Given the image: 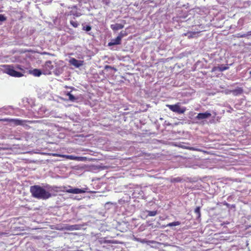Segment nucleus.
Returning a JSON list of instances; mask_svg holds the SVG:
<instances>
[{"mask_svg":"<svg viewBox=\"0 0 251 251\" xmlns=\"http://www.w3.org/2000/svg\"><path fill=\"white\" fill-rule=\"evenodd\" d=\"M121 36H118L115 39L112 40V41L108 43V45L113 46L119 45L121 43Z\"/></svg>","mask_w":251,"mask_h":251,"instance_id":"9b49d317","label":"nucleus"},{"mask_svg":"<svg viewBox=\"0 0 251 251\" xmlns=\"http://www.w3.org/2000/svg\"><path fill=\"white\" fill-rule=\"evenodd\" d=\"M66 95L69 97L68 100L71 101H75L77 100V98H76L74 95H73L71 92H67Z\"/></svg>","mask_w":251,"mask_h":251,"instance_id":"f3484780","label":"nucleus"},{"mask_svg":"<svg viewBox=\"0 0 251 251\" xmlns=\"http://www.w3.org/2000/svg\"><path fill=\"white\" fill-rule=\"evenodd\" d=\"M30 192L33 197L38 199L47 200L52 196L50 192L38 185L30 186Z\"/></svg>","mask_w":251,"mask_h":251,"instance_id":"f257e3e1","label":"nucleus"},{"mask_svg":"<svg viewBox=\"0 0 251 251\" xmlns=\"http://www.w3.org/2000/svg\"><path fill=\"white\" fill-rule=\"evenodd\" d=\"M4 234H5V233L2 232H0V236H2Z\"/></svg>","mask_w":251,"mask_h":251,"instance_id":"c756f323","label":"nucleus"},{"mask_svg":"<svg viewBox=\"0 0 251 251\" xmlns=\"http://www.w3.org/2000/svg\"><path fill=\"white\" fill-rule=\"evenodd\" d=\"M125 35H126V34L124 33H123V31H121L118 36H121V39H122Z\"/></svg>","mask_w":251,"mask_h":251,"instance_id":"bb28decb","label":"nucleus"},{"mask_svg":"<svg viewBox=\"0 0 251 251\" xmlns=\"http://www.w3.org/2000/svg\"><path fill=\"white\" fill-rule=\"evenodd\" d=\"M180 225V222L179 221H176L172 223H170L167 225L168 226H176Z\"/></svg>","mask_w":251,"mask_h":251,"instance_id":"6ab92c4d","label":"nucleus"},{"mask_svg":"<svg viewBox=\"0 0 251 251\" xmlns=\"http://www.w3.org/2000/svg\"><path fill=\"white\" fill-rule=\"evenodd\" d=\"M104 69L105 70H108V69H112V70H114V71H117V69L116 68H115L114 67H112V66H109V65H106L105 67H104Z\"/></svg>","mask_w":251,"mask_h":251,"instance_id":"b1692460","label":"nucleus"},{"mask_svg":"<svg viewBox=\"0 0 251 251\" xmlns=\"http://www.w3.org/2000/svg\"><path fill=\"white\" fill-rule=\"evenodd\" d=\"M191 150H192L193 151H200V150H199L198 149H195L194 148H191Z\"/></svg>","mask_w":251,"mask_h":251,"instance_id":"c85d7f7f","label":"nucleus"},{"mask_svg":"<svg viewBox=\"0 0 251 251\" xmlns=\"http://www.w3.org/2000/svg\"><path fill=\"white\" fill-rule=\"evenodd\" d=\"M86 189H79L77 188L69 189L66 192L72 194H82L86 192Z\"/></svg>","mask_w":251,"mask_h":251,"instance_id":"0eeeda50","label":"nucleus"},{"mask_svg":"<svg viewBox=\"0 0 251 251\" xmlns=\"http://www.w3.org/2000/svg\"><path fill=\"white\" fill-rule=\"evenodd\" d=\"M6 17L2 14H0V22H3L6 21Z\"/></svg>","mask_w":251,"mask_h":251,"instance_id":"393cba45","label":"nucleus"},{"mask_svg":"<svg viewBox=\"0 0 251 251\" xmlns=\"http://www.w3.org/2000/svg\"><path fill=\"white\" fill-rule=\"evenodd\" d=\"M166 106L168 107L169 109L172 111L179 114L184 113L186 110V107H180V103L179 102H177V103L173 105L167 104Z\"/></svg>","mask_w":251,"mask_h":251,"instance_id":"f03ea898","label":"nucleus"},{"mask_svg":"<svg viewBox=\"0 0 251 251\" xmlns=\"http://www.w3.org/2000/svg\"><path fill=\"white\" fill-rule=\"evenodd\" d=\"M3 121L8 122L10 123H12L15 126H23L26 123H32V122L30 121L25 120H20L18 119H4L3 120Z\"/></svg>","mask_w":251,"mask_h":251,"instance_id":"39448f33","label":"nucleus"},{"mask_svg":"<svg viewBox=\"0 0 251 251\" xmlns=\"http://www.w3.org/2000/svg\"><path fill=\"white\" fill-rule=\"evenodd\" d=\"M247 35H251V31H249V32L247 33Z\"/></svg>","mask_w":251,"mask_h":251,"instance_id":"7c9ffc66","label":"nucleus"},{"mask_svg":"<svg viewBox=\"0 0 251 251\" xmlns=\"http://www.w3.org/2000/svg\"><path fill=\"white\" fill-rule=\"evenodd\" d=\"M211 114L206 111L204 113H200L196 116V118L198 120H203L207 119L210 117H211Z\"/></svg>","mask_w":251,"mask_h":251,"instance_id":"1a4fd4ad","label":"nucleus"},{"mask_svg":"<svg viewBox=\"0 0 251 251\" xmlns=\"http://www.w3.org/2000/svg\"><path fill=\"white\" fill-rule=\"evenodd\" d=\"M4 67V72L12 76L20 77L23 75L21 73L15 71L13 66L5 65Z\"/></svg>","mask_w":251,"mask_h":251,"instance_id":"7ed1b4c3","label":"nucleus"},{"mask_svg":"<svg viewBox=\"0 0 251 251\" xmlns=\"http://www.w3.org/2000/svg\"><path fill=\"white\" fill-rule=\"evenodd\" d=\"M70 24L74 27H77L79 25L77 21H74L73 20L70 21Z\"/></svg>","mask_w":251,"mask_h":251,"instance_id":"412c9836","label":"nucleus"},{"mask_svg":"<svg viewBox=\"0 0 251 251\" xmlns=\"http://www.w3.org/2000/svg\"><path fill=\"white\" fill-rule=\"evenodd\" d=\"M111 28L114 30L121 29L124 27V25L120 24H116L111 25Z\"/></svg>","mask_w":251,"mask_h":251,"instance_id":"2eb2a0df","label":"nucleus"},{"mask_svg":"<svg viewBox=\"0 0 251 251\" xmlns=\"http://www.w3.org/2000/svg\"><path fill=\"white\" fill-rule=\"evenodd\" d=\"M69 62L71 64L74 66L76 68H79L83 64V61L78 60L75 58H72L70 59Z\"/></svg>","mask_w":251,"mask_h":251,"instance_id":"6e6552de","label":"nucleus"},{"mask_svg":"<svg viewBox=\"0 0 251 251\" xmlns=\"http://www.w3.org/2000/svg\"><path fill=\"white\" fill-rule=\"evenodd\" d=\"M58 156H62L67 159L77 160V161H84L85 157L75 156L72 155H57Z\"/></svg>","mask_w":251,"mask_h":251,"instance_id":"423d86ee","label":"nucleus"},{"mask_svg":"<svg viewBox=\"0 0 251 251\" xmlns=\"http://www.w3.org/2000/svg\"><path fill=\"white\" fill-rule=\"evenodd\" d=\"M157 212L156 211H149L148 216H154L156 215Z\"/></svg>","mask_w":251,"mask_h":251,"instance_id":"5701e85b","label":"nucleus"},{"mask_svg":"<svg viewBox=\"0 0 251 251\" xmlns=\"http://www.w3.org/2000/svg\"><path fill=\"white\" fill-rule=\"evenodd\" d=\"M70 15H74V16H75V17H79L81 15L80 13H72V12H70Z\"/></svg>","mask_w":251,"mask_h":251,"instance_id":"a878e982","label":"nucleus"},{"mask_svg":"<svg viewBox=\"0 0 251 251\" xmlns=\"http://www.w3.org/2000/svg\"><path fill=\"white\" fill-rule=\"evenodd\" d=\"M199 32H188L186 33H184L185 36H187L189 38H195L197 37L198 36Z\"/></svg>","mask_w":251,"mask_h":251,"instance_id":"ddd939ff","label":"nucleus"},{"mask_svg":"<svg viewBox=\"0 0 251 251\" xmlns=\"http://www.w3.org/2000/svg\"><path fill=\"white\" fill-rule=\"evenodd\" d=\"M250 74L251 75V71L250 72Z\"/></svg>","mask_w":251,"mask_h":251,"instance_id":"2f4dec72","label":"nucleus"},{"mask_svg":"<svg viewBox=\"0 0 251 251\" xmlns=\"http://www.w3.org/2000/svg\"><path fill=\"white\" fill-rule=\"evenodd\" d=\"M53 69V66L52 65V62L50 60L46 62L43 66L42 73L45 75L51 74V71Z\"/></svg>","mask_w":251,"mask_h":251,"instance_id":"20e7f679","label":"nucleus"},{"mask_svg":"<svg viewBox=\"0 0 251 251\" xmlns=\"http://www.w3.org/2000/svg\"><path fill=\"white\" fill-rule=\"evenodd\" d=\"M182 180V178L180 177H177L171 179V181L172 182H181Z\"/></svg>","mask_w":251,"mask_h":251,"instance_id":"aec40b11","label":"nucleus"},{"mask_svg":"<svg viewBox=\"0 0 251 251\" xmlns=\"http://www.w3.org/2000/svg\"><path fill=\"white\" fill-rule=\"evenodd\" d=\"M91 29H92V27L90 25H86V26L83 25V27H82V30H85L86 31H89L91 30Z\"/></svg>","mask_w":251,"mask_h":251,"instance_id":"4be33fe9","label":"nucleus"},{"mask_svg":"<svg viewBox=\"0 0 251 251\" xmlns=\"http://www.w3.org/2000/svg\"><path fill=\"white\" fill-rule=\"evenodd\" d=\"M247 36H248V35H247V34H244L241 35L240 36V37H246Z\"/></svg>","mask_w":251,"mask_h":251,"instance_id":"cd10ccee","label":"nucleus"},{"mask_svg":"<svg viewBox=\"0 0 251 251\" xmlns=\"http://www.w3.org/2000/svg\"><path fill=\"white\" fill-rule=\"evenodd\" d=\"M229 68V67L226 66L221 65V66H215L212 68L211 72H214L217 71L219 72H223L224 71L226 70Z\"/></svg>","mask_w":251,"mask_h":251,"instance_id":"9d476101","label":"nucleus"},{"mask_svg":"<svg viewBox=\"0 0 251 251\" xmlns=\"http://www.w3.org/2000/svg\"><path fill=\"white\" fill-rule=\"evenodd\" d=\"M31 73L35 76H40L42 74H43L42 71H40L37 69H34L33 70Z\"/></svg>","mask_w":251,"mask_h":251,"instance_id":"dca6fc26","label":"nucleus"},{"mask_svg":"<svg viewBox=\"0 0 251 251\" xmlns=\"http://www.w3.org/2000/svg\"><path fill=\"white\" fill-rule=\"evenodd\" d=\"M230 92L234 96H237L242 94L243 92V90L242 88L238 87L237 89L231 90Z\"/></svg>","mask_w":251,"mask_h":251,"instance_id":"4468645a","label":"nucleus"},{"mask_svg":"<svg viewBox=\"0 0 251 251\" xmlns=\"http://www.w3.org/2000/svg\"><path fill=\"white\" fill-rule=\"evenodd\" d=\"M200 210L201 207L200 206H198L194 210L195 213L197 214V219H200L201 218V214Z\"/></svg>","mask_w":251,"mask_h":251,"instance_id":"a211bd4d","label":"nucleus"},{"mask_svg":"<svg viewBox=\"0 0 251 251\" xmlns=\"http://www.w3.org/2000/svg\"><path fill=\"white\" fill-rule=\"evenodd\" d=\"M80 228L79 225H67L64 227V229L67 230H78Z\"/></svg>","mask_w":251,"mask_h":251,"instance_id":"f8f14e48","label":"nucleus"}]
</instances>
